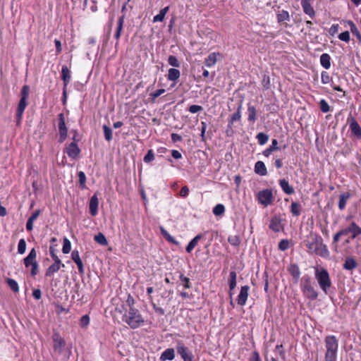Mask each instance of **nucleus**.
Masks as SVG:
<instances>
[{"label": "nucleus", "instance_id": "1", "mask_svg": "<svg viewBox=\"0 0 361 361\" xmlns=\"http://www.w3.org/2000/svg\"><path fill=\"white\" fill-rule=\"evenodd\" d=\"M305 246L311 252L316 253L322 257H325L329 252L326 246L323 245L322 238L314 233H310L305 240Z\"/></svg>", "mask_w": 361, "mask_h": 361}, {"label": "nucleus", "instance_id": "2", "mask_svg": "<svg viewBox=\"0 0 361 361\" xmlns=\"http://www.w3.org/2000/svg\"><path fill=\"white\" fill-rule=\"evenodd\" d=\"M325 355L324 361H336L338 349V341L334 335L324 338Z\"/></svg>", "mask_w": 361, "mask_h": 361}, {"label": "nucleus", "instance_id": "3", "mask_svg": "<svg viewBox=\"0 0 361 361\" xmlns=\"http://www.w3.org/2000/svg\"><path fill=\"white\" fill-rule=\"evenodd\" d=\"M123 321L127 323L132 329H136L141 326L145 320L140 314L138 310L134 307L126 308L123 316Z\"/></svg>", "mask_w": 361, "mask_h": 361}, {"label": "nucleus", "instance_id": "4", "mask_svg": "<svg viewBox=\"0 0 361 361\" xmlns=\"http://www.w3.org/2000/svg\"><path fill=\"white\" fill-rule=\"evenodd\" d=\"M314 269L315 279L320 288L324 293H327L331 286V281L328 271L323 267H315Z\"/></svg>", "mask_w": 361, "mask_h": 361}, {"label": "nucleus", "instance_id": "5", "mask_svg": "<svg viewBox=\"0 0 361 361\" xmlns=\"http://www.w3.org/2000/svg\"><path fill=\"white\" fill-rule=\"evenodd\" d=\"M301 290L303 295L308 299L316 300L318 297V293L315 290L310 277L307 275L304 276L301 281Z\"/></svg>", "mask_w": 361, "mask_h": 361}, {"label": "nucleus", "instance_id": "6", "mask_svg": "<svg viewBox=\"0 0 361 361\" xmlns=\"http://www.w3.org/2000/svg\"><path fill=\"white\" fill-rule=\"evenodd\" d=\"M37 252L35 248H32L28 255L24 259V264L26 268L31 266L30 274L32 276H36L39 272V266L36 261Z\"/></svg>", "mask_w": 361, "mask_h": 361}, {"label": "nucleus", "instance_id": "7", "mask_svg": "<svg viewBox=\"0 0 361 361\" xmlns=\"http://www.w3.org/2000/svg\"><path fill=\"white\" fill-rule=\"evenodd\" d=\"M176 348L183 361H193L194 355L192 351L182 342H178Z\"/></svg>", "mask_w": 361, "mask_h": 361}, {"label": "nucleus", "instance_id": "8", "mask_svg": "<svg viewBox=\"0 0 361 361\" xmlns=\"http://www.w3.org/2000/svg\"><path fill=\"white\" fill-rule=\"evenodd\" d=\"M30 93V87L27 85H24L20 92V99L18 105L17 111H19V116L23 114V112L27 106V99Z\"/></svg>", "mask_w": 361, "mask_h": 361}, {"label": "nucleus", "instance_id": "9", "mask_svg": "<svg viewBox=\"0 0 361 361\" xmlns=\"http://www.w3.org/2000/svg\"><path fill=\"white\" fill-rule=\"evenodd\" d=\"M274 200L271 190H263L258 193V201L264 206L269 205Z\"/></svg>", "mask_w": 361, "mask_h": 361}, {"label": "nucleus", "instance_id": "10", "mask_svg": "<svg viewBox=\"0 0 361 361\" xmlns=\"http://www.w3.org/2000/svg\"><path fill=\"white\" fill-rule=\"evenodd\" d=\"M59 142H63L67 137V128L66 126L64 116L63 114L59 115Z\"/></svg>", "mask_w": 361, "mask_h": 361}, {"label": "nucleus", "instance_id": "11", "mask_svg": "<svg viewBox=\"0 0 361 361\" xmlns=\"http://www.w3.org/2000/svg\"><path fill=\"white\" fill-rule=\"evenodd\" d=\"M342 233L344 235H347L349 233H351V238H355L358 235L361 234V228H360L355 223L353 222L350 225L342 229Z\"/></svg>", "mask_w": 361, "mask_h": 361}, {"label": "nucleus", "instance_id": "12", "mask_svg": "<svg viewBox=\"0 0 361 361\" xmlns=\"http://www.w3.org/2000/svg\"><path fill=\"white\" fill-rule=\"evenodd\" d=\"M52 339L54 342V350L59 353H61L63 347L65 346V341L58 333H54L53 334Z\"/></svg>", "mask_w": 361, "mask_h": 361}, {"label": "nucleus", "instance_id": "13", "mask_svg": "<svg viewBox=\"0 0 361 361\" xmlns=\"http://www.w3.org/2000/svg\"><path fill=\"white\" fill-rule=\"evenodd\" d=\"M249 290L250 287L247 285L241 287L237 298V302L239 305L243 306L245 305L249 295Z\"/></svg>", "mask_w": 361, "mask_h": 361}, {"label": "nucleus", "instance_id": "14", "mask_svg": "<svg viewBox=\"0 0 361 361\" xmlns=\"http://www.w3.org/2000/svg\"><path fill=\"white\" fill-rule=\"evenodd\" d=\"M315 0H301V5L304 13L312 18L315 16L314 10L311 5V4Z\"/></svg>", "mask_w": 361, "mask_h": 361}, {"label": "nucleus", "instance_id": "15", "mask_svg": "<svg viewBox=\"0 0 361 361\" xmlns=\"http://www.w3.org/2000/svg\"><path fill=\"white\" fill-rule=\"evenodd\" d=\"M269 227L274 232L281 231V230H283L281 219L278 216H273L270 221Z\"/></svg>", "mask_w": 361, "mask_h": 361}, {"label": "nucleus", "instance_id": "16", "mask_svg": "<svg viewBox=\"0 0 361 361\" xmlns=\"http://www.w3.org/2000/svg\"><path fill=\"white\" fill-rule=\"evenodd\" d=\"M99 200L97 195L94 194L90 200V213L92 216H94L98 213Z\"/></svg>", "mask_w": 361, "mask_h": 361}, {"label": "nucleus", "instance_id": "17", "mask_svg": "<svg viewBox=\"0 0 361 361\" xmlns=\"http://www.w3.org/2000/svg\"><path fill=\"white\" fill-rule=\"evenodd\" d=\"M66 153L71 158L75 159L80 153V149L76 143L72 142L67 147Z\"/></svg>", "mask_w": 361, "mask_h": 361}, {"label": "nucleus", "instance_id": "18", "mask_svg": "<svg viewBox=\"0 0 361 361\" xmlns=\"http://www.w3.org/2000/svg\"><path fill=\"white\" fill-rule=\"evenodd\" d=\"M175 358V350L173 348L166 349L160 356L161 361L173 360Z\"/></svg>", "mask_w": 361, "mask_h": 361}, {"label": "nucleus", "instance_id": "19", "mask_svg": "<svg viewBox=\"0 0 361 361\" xmlns=\"http://www.w3.org/2000/svg\"><path fill=\"white\" fill-rule=\"evenodd\" d=\"M255 172L260 176H266L267 174V170L263 161H258L255 163Z\"/></svg>", "mask_w": 361, "mask_h": 361}, {"label": "nucleus", "instance_id": "20", "mask_svg": "<svg viewBox=\"0 0 361 361\" xmlns=\"http://www.w3.org/2000/svg\"><path fill=\"white\" fill-rule=\"evenodd\" d=\"M61 266V262L59 259L58 257H56V261H54V263L51 265L48 269H47V276L53 274L54 273L56 272L59 270L60 267ZM63 267H64V264H62Z\"/></svg>", "mask_w": 361, "mask_h": 361}, {"label": "nucleus", "instance_id": "21", "mask_svg": "<svg viewBox=\"0 0 361 361\" xmlns=\"http://www.w3.org/2000/svg\"><path fill=\"white\" fill-rule=\"evenodd\" d=\"M350 128L355 135L361 137V128L355 118H351Z\"/></svg>", "mask_w": 361, "mask_h": 361}, {"label": "nucleus", "instance_id": "22", "mask_svg": "<svg viewBox=\"0 0 361 361\" xmlns=\"http://www.w3.org/2000/svg\"><path fill=\"white\" fill-rule=\"evenodd\" d=\"M279 185L283 191L287 195H291L294 193V189L290 186L288 182L286 179H281L279 180Z\"/></svg>", "mask_w": 361, "mask_h": 361}, {"label": "nucleus", "instance_id": "23", "mask_svg": "<svg viewBox=\"0 0 361 361\" xmlns=\"http://www.w3.org/2000/svg\"><path fill=\"white\" fill-rule=\"evenodd\" d=\"M219 53H211L204 60V63L207 67H212L215 65L217 61V56H220Z\"/></svg>", "mask_w": 361, "mask_h": 361}, {"label": "nucleus", "instance_id": "24", "mask_svg": "<svg viewBox=\"0 0 361 361\" xmlns=\"http://www.w3.org/2000/svg\"><path fill=\"white\" fill-rule=\"evenodd\" d=\"M229 277H230V279H229V288H230L229 295H230V298H231L233 296L232 291L236 286V278H237L236 272L234 271H231Z\"/></svg>", "mask_w": 361, "mask_h": 361}, {"label": "nucleus", "instance_id": "25", "mask_svg": "<svg viewBox=\"0 0 361 361\" xmlns=\"http://www.w3.org/2000/svg\"><path fill=\"white\" fill-rule=\"evenodd\" d=\"M202 238V235L198 234L193 239H192L186 247L187 252H188V253L191 252L192 250L195 247V246L197 245L199 240Z\"/></svg>", "mask_w": 361, "mask_h": 361}, {"label": "nucleus", "instance_id": "26", "mask_svg": "<svg viewBox=\"0 0 361 361\" xmlns=\"http://www.w3.org/2000/svg\"><path fill=\"white\" fill-rule=\"evenodd\" d=\"M320 63L325 69H329L331 67V57L329 54H322L320 56Z\"/></svg>", "mask_w": 361, "mask_h": 361}, {"label": "nucleus", "instance_id": "27", "mask_svg": "<svg viewBox=\"0 0 361 361\" xmlns=\"http://www.w3.org/2000/svg\"><path fill=\"white\" fill-rule=\"evenodd\" d=\"M180 76V71L171 68L168 71V80L171 81H176L177 80Z\"/></svg>", "mask_w": 361, "mask_h": 361}, {"label": "nucleus", "instance_id": "28", "mask_svg": "<svg viewBox=\"0 0 361 361\" xmlns=\"http://www.w3.org/2000/svg\"><path fill=\"white\" fill-rule=\"evenodd\" d=\"M357 267V263L353 257H348L343 264V268L346 270H353Z\"/></svg>", "mask_w": 361, "mask_h": 361}, {"label": "nucleus", "instance_id": "29", "mask_svg": "<svg viewBox=\"0 0 361 361\" xmlns=\"http://www.w3.org/2000/svg\"><path fill=\"white\" fill-rule=\"evenodd\" d=\"M278 149V141L276 139H274L272 140L271 146L263 152V154L265 157H269L272 152Z\"/></svg>", "mask_w": 361, "mask_h": 361}, {"label": "nucleus", "instance_id": "30", "mask_svg": "<svg viewBox=\"0 0 361 361\" xmlns=\"http://www.w3.org/2000/svg\"><path fill=\"white\" fill-rule=\"evenodd\" d=\"M350 197V194L348 192L343 193L339 197V202H338V208L341 210H343L345 207L346 202L348 200Z\"/></svg>", "mask_w": 361, "mask_h": 361}, {"label": "nucleus", "instance_id": "31", "mask_svg": "<svg viewBox=\"0 0 361 361\" xmlns=\"http://www.w3.org/2000/svg\"><path fill=\"white\" fill-rule=\"evenodd\" d=\"M169 8V6H166L164 8H162L159 14L156 15L154 18H153V22H162L164 19V17L166 14V13L168 12Z\"/></svg>", "mask_w": 361, "mask_h": 361}, {"label": "nucleus", "instance_id": "32", "mask_svg": "<svg viewBox=\"0 0 361 361\" xmlns=\"http://www.w3.org/2000/svg\"><path fill=\"white\" fill-rule=\"evenodd\" d=\"M123 23H124V16H122L118 18V23H117L118 25H117V28H116V32L115 33V37L116 39H118L121 37V32L123 30Z\"/></svg>", "mask_w": 361, "mask_h": 361}, {"label": "nucleus", "instance_id": "33", "mask_svg": "<svg viewBox=\"0 0 361 361\" xmlns=\"http://www.w3.org/2000/svg\"><path fill=\"white\" fill-rule=\"evenodd\" d=\"M288 270L294 279L298 280L300 278V271L297 264H291Z\"/></svg>", "mask_w": 361, "mask_h": 361}, {"label": "nucleus", "instance_id": "34", "mask_svg": "<svg viewBox=\"0 0 361 361\" xmlns=\"http://www.w3.org/2000/svg\"><path fill=\"white\" fill-rule=\"evenodd\" d=\"M61 75L64 81V84L66 85L71 80V73L67 66H63L62 67Z\"/></svg>", "mask_w": 361, "mask_h": 361}, {"label": "nucleus", "instance_id": "35", "mask_svg": "<svg viewBox=\"0 0 361 361\" xmlns=\"http://www.w3.org/2000/svg\"><path fill=\"white\" fill-rule=\"evenodd\" d=\"M241 109H242V105H239L238 107V109H237V111L235 113H234L231 117V119L229 121V123L231 125H232L235 121H239L241 118Z\"/></svg>", "mask_w": 361, "mask_h": 361}, {"label": "nucleus", "instance_id": "36", "mask_svg": "<svg viewBox=\"0 0 361 361\" xmlns=\"http://www.w3.org/2000/svg\"><path fill=\"white\" fill-rule=\"evenodd\" d=\"M348 25L350 26V29L351 32L354 35H355L359 40H361V35H360L357 27L355 25V23L353 21H351V20H348Z\"/></svg>", "mask_w": 361, "mask_h": 361}, {"label": "nucleus", "instance_id": "37", "mask_svg": "<svg viewBox=\"0 0 361 361\" xmlns=\"http://www.w3.org/2000/svg\"><path fill=\"white\" fill-rule=\"evenodd\" d=\"M248 111V120L250 121L254 122L256 120V116H257V111L255 106H248L247 108Z\"/></svg>", "mask_w": 361, "mask_h": 361}, {"label": "nucleus", "instance_id": "38", "mask_svg": "<svg viewBox=\"0 0 361 361\" xmlns=\"http://www.w3.org/2000/svg\"><path fill=\"white\" fill-rule=\"evenodd\" d=\"M94 240L102 245H106L108 242L104 234L99 233L94 236Z\"/></svg>", "mask_w": 361, "mask_h": 361}, {"label": "nucleus", "instance_id": "39", "mask_svg": "<svg viewBox=\"0 0 361 361\" xmlns=\"http://www.w3.org/2000/svg\"><path fill=\"white\" fill-rule=\"evenodd\" d=\"M160 231L163 236L169 242L173 243V244H178V243L176 241V240L168 233L166 230L164 229V227H160Z\"/></svg>", "mask_w": 361, "mask_h": 361}, {"label": "nucleus", "instance_id": "40", "mask_svg": "<svg viewBox=\"0 0 361 361\" xmlns=\"http://www.w3.org/2000/svg\"><path fill=\"white\" fill-rule=\"evenodd\" d=\"M7 284L11 288V289L15 292L18 293L19 291V286L18 283L13 279H8L6 280Z\"/></svg>", "mask_w": 361, "mask_h": 361}, {"label": "nucleus", "instance_id": "41", "mask_svg": "<svg viewBox=\"0 0 361 361\" xmlns=\"http://www.w3.org/2000/svg\"><path fill=\"white\" fill-rule=\"evenodd\" d=\"M290 211L294 216H299L300 214V205L299 203L293 202L290 205Z\"/></svg>", "mask_w": 361, "mask_h": 361}, {"label": "nucleus", "instance_id": "42", "mask_svg": "<svg viewBox=\"0 0 361 361\" xmlns=\"http://www.w3.org/2000/svg\"><path fill=\"white\" fill-rule=\"evenodd\" d=\"M225 212V207L221 204H216L213 209V213L216 216H221Z\"/></svg>", "mask_w": 361, "mask_h": 361}, {"label": "nucleus", "instance_id": "43", "mask_svg": "<svg viewBox=\"0 0 361 361\" xmlns=\"http://www.w3.org/2000/svg\"><path fill=\"white\" fill-rule=\"evenodd\" d=\"M257 139L259 145H263L269 140V136L264 133H259L257 135Z\"/></svg>", "mask_w": 361, "mask_h": 361}, {"label": "nucleus", "instance_id": "44", "mask_svg": "<svg viewBox=\"0 0 361 361\" xmlns=\"http://www.w3.org/2000/svg\"><path fill=\"white\" fill-rule=\"evenodd\" d=\"M90 317L87 314L83 315L80 320V326L82 329H86L90 324Z\"/></svg>", "mask_w": 361, "mask_h": 361}, {"label": "nucleus", "instance_id": "45", "mask_svg": "<svg viewBox=\"0 0 361 361\" xmlns=\"http://www.w3.org/2000/svg\"><path fill=\"white\" fill-rule=\"evenodd\" d=\"M103 130H104V134L105 139L107 141L111 140L112 137H112V130L106 125H104L103 126Z\"/></svg>", "mask_w": 361, "mask_h": 361}, {"label": "nucleus", "instance_id": "46", "mask_svg": "<svg viewBox=\"0 0 361 361\" xmlns=\"http://www.w3.org/2000/svg\"><path fill=\"white\" fill-rule=\"evenodd\" d=\"M25 250H26V242L23 238H22L18 242V252L20 255H23L25 253Z\"/></svg>", "mask_w": 361, "mask_h": 361}, {"label": "nucleus", "instance_id": "47", "mask_svg": "<svg viewBox=\"0 0 361 361\" xmlns=\"http://www.w3.org/2000/svg\"><path fill=\"white\" fill-rule=\"evenodd\" d=\"M71 249V242L69 241L68 239L65 238L64 240H63V245L62 251H63V253L68 254V253L70 252Z\"/></svg>", "mask_w": 361, "mask_h": 361}, {"label": "nucleus", "instance_id": "48", "mask_svg": "<svg viewBox=\"0 0 361 361\" xmlns=\"http://www.w3.org/2000/svg\"><path fill=\"white\" fill-rule=\"evenodd\" d=\"M169 64L173 67H179L180 62L178 59L175 56H169L168 59Z\"/></svg>", "mask_w": 361, "mask_h": 361}, {"label": "nucleus", "instance_id": "49", "mask_svg": "<svg viewBox=\"0 0 361 361\" xmlns=\"http://www.w3.org/2000/svg\"><path fill=\"white\" fill-rule=\"evenodd\" d=\"M78 178H79V183H80V185L82 188H86V185H85V183H86V176H85V174L83 171H80L78 174Z\"/></svg>", "mask_w": 361, "mask_h": 361}, {"label": "nucleus", "instance_id": "50", "mask_svg": "<svg viewBox=\"0 0 361 361\" xmlns=\"http://www.w3.org/2000/svg\"><path fill=\"white\" fill-rule=\"evenodd\" d=\"M319 106L322 112L327 113L330 111V106L325 99H322L319 102Z\"/></svg>", "mask_w": 361, "mask_h": 361}, {"label": "nucleus", "instance_id": "51", "mask_svg": "<svg viewBox=\"0 0 361 361\" xmlns=\"http://www.w3.org/2000/svg\"><path fill=\"white\" fill-rule=\"evenodd\" d=\"M229 243L232 245L237 246L240 244V240L238 235H230L228 239Z\"/></svg>", "mask_w": 361, "mask_h": 361}, {"label": "nucleus", "instance_id": "52", "mask_svg": "<svg viewBox=\"0 0 361 361\" xmlns=\"http://www.w3.org/2000/svg\"><path fill=\"white\" fill-rule=\"evenodd\" d=\"M180 280L183 283V285L185 288H190V279L188 277L185 276L183 274H180Z\"/></svg>", "mask_w": 361, "mask_h": 361}, {"label": "nucleus", "instance_id": "53", "mask_svg": "<svg viewBox=\"0 0 361 361\" xmlns=\"http://www.w3.org/2000/svg\"><path fill=\"white\" fill-rule=\"evenodd\" d=\"M289 247V242L288 240H281L279 243V249L281 251L286 250Z\"/></svg>", "mask_w": 361, "mask_h": 361}, {"label": "nucleus", "instance_id": "54", "mask_svg": "<svg viewBox=\"0 0 361 361\" xmlns=\"http://www.w3.org/2000/svg\"><path fill=\"white\" fill-rule=\"evenodd\" d=\"M338 39L345 42H348L350 41V33L348 31H345L341 32L338 35Z\"/></svg>", "mask_w": 361, "mask_h": 361}, {"label": "nucleus", "instance_id": "55", "mask_svg": "<svg viewBox=\"0 0 361 361\" xmlns=\"http://www.w3.org/2000/svg\"><path fill=\"white\" fill-rule=\"evenodd\" d=\"M154 159V152L152 149L148 150L147 154L144 157V161L146 163L150 162Z\"/></svg>", "mask_w": 361, "mask_h": 361}, {"label": "nucleus", "instance_id": "56", "mask_svg": "<svg viewBox=\"0 0 361 361\" xmlns=\"http://www.w3.org/2000/svg\"><path fill=\"white\" fill-rule=\"evenodd\" d=\"M322 82L323 84H328L331 81V77L329 76V73L326 71H323L322 73Z\"/></svg>", "mask_w": 361, "mask_h": 361}, {"label": "nucleus", "instance_id": "57", "mask_svg": "<svg viewBox=\"0 0 361 361\" xmlns=\"http://www.w3.org/2000/svg\"><path fill=\"white\" fill-rule=\"evenodd\" d=\"M203 108L201 106H199V105H191L190 107H189V111L192 114H195V113H197L199 111H202Z\"/></svg>", "mask_w": 361, "mask_h": 361}, {"label": "nucleus", "instance_id": "58", "mask_svg": "<svg viewBox=\"0 0 361 361\" xmlns=\"http://www.w3.org/2000/svg\"><path fill=\"white\" fill-rule=\"evenodd\" d=\"M338 29H339V25L338 24H334L329 28V33L331 36H334V35H336L338 32Z\"/></svg>", "mask_w": 361, "mask_h": 361}, {"label": "nucleus", "instance_id": "59", "mask_svg": "<svg viewBox=\"0 0 361 361\" xmlns=\"http://www.w3.org/2000/svg\"><path fill=\"white\" fill-rule=\"evenodd\" d=\"M289 18V14L287 11H283L281 14L278 16V20L279 21H283L288 20Z\"/></svg>", "mask_w": 361, "mask_h": 361}, {"label": "nucleus", "instance_id": "60", "mask_svg": "<svg viewBox=\"0 0 361 361\" xmlns=\"http://www.w3.org/2000/svg\"><path fill=\"white\" fill-rule=\"evenodd\" d=\"M134 299L131 296H128L126 305H123V307L126 310V308H129V307H134Z\"/></svg>", "mask_w": 361, "mask_h": 361}, {"label": "nucleus", "instance_id": "61", "mask_svg": "<svg viewBox=\"0 0 361 361\" xmlns=\"http://www.w3.org/2000/svg\"><path fill=\"white\" fill-rule=\"evenodd\" d=\"M164 92H165V90L164 89H159V90H157V91H155L154 92H152L150 95L154 99L157 98L158 97H159L161 94H162Z\"/></svg>", "mask_w": 361, "mask_h": 361}, {"label": "nucleus", "instance_id": "62", "mask_svg": "<svg viewBox=\"0 0 361 361\" xmlns=\"http://www.w3.org/2000/svg\"><path fill=\"white\" fill-rule=\"evenodd\" d=\"M189 193V189L187 186H183L180 191V195L183 197H185L188 195Z\"/></svg>", "mask_w": 361, "mask_h": 361}, {"label": "nucleus", "instance_id": "63", "mask_svg": "<svg viewBox=\"0 0 361 361\" xmlns=\"http://www.w3.org/2000/svg\"><path fill=\"white\" fill-rule=\"evenodd\" d=\"M71 257H72L73 260L75 262V263L76 262L79 261L80 259H81L80 257L79 252L77 250H73L72 252Z\"/></svg>", "mask_w": 361, "mask_h": 361}, {"label": "nucleus", "instance_id": "64", "mask_svg": "<svg viewBox=\"0 0 361 361\" xmlns=\"http://www.w3.org/2000/svg\"><path fill=\"white\" fill-rule=\"evenodd\" d=\"M250 361H261L259 355L257 351H254L252 353L251 357L250 358Z\"/></svg>", "mask_w": 361, "mask_h": 361}]
</instances>
